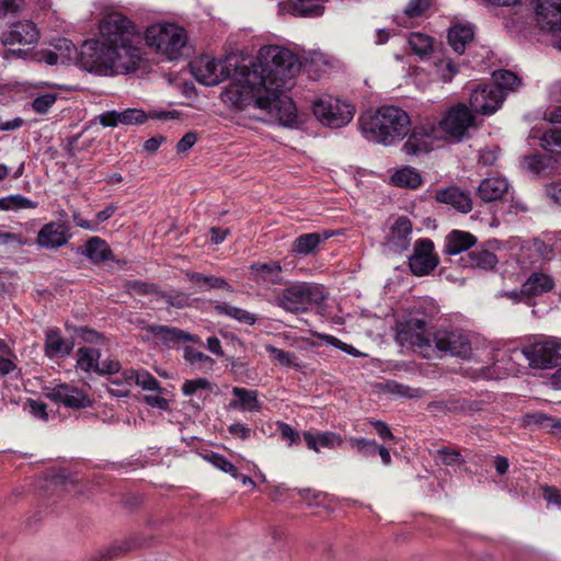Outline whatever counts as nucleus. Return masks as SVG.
I'll return each instance as SVG.
<instances>
[{
	"label": "nucleus",
	"instance_id": "obj_9",
	"mask_svg": "<svg viewBox=\"0 0 561 561\" xmlns=\"http://www.w3.org/2000/svg\"><path fill=\"white\" fill-rule=\"evenodd\" d=\"M522 354L531 368L552 369L560 367L553 374V382L561 388V340L553 336L536 337L522 347Z\"/></svg>",
	"mask_w": 561,
	"mask_h": 561
},
{
	"label": "nucleus",
	"instance_id": "obj_12",
	"mask_svg": "<svg viewBox=\"0 0 561 561\" xmlns=\"http://www.w3.org/2000/svg\"><path fill=\"white\" fill-rule=\"evenodd\" d=\"M191 72L201 84L214 87L230 77L231 65L227 60L203 55L191 62Z\"/></svg>",
	"mask_w": 561,
	"mask_h": 561
},
{
	"label": "nucleus",
	"instance_id": "obj_32",
	"mask_svg": "<svg viewBox=\"0 0 561 561\" xmlns=\"http://www.w3.org/2000/svg\"><path fill=\"white\" fill-rule=\"evenodd\" d=\"M134 369H121L119 373L108 379V392L117 398L127 397L133 386Z\"/></svg>",
	"mask_w": 561,
	"mask_h": 561
},
{
	"label": "nucleus",
	"instance_id": "obj_60",
	"mask_svg": "<svg viewBox=\"0 0 561 561\" xmlns=\"http://www.w3.org/2000/svg\"><path fill=\"white\" fill-rule=\"evenodd\" d=\"M128 289L135 295H151L157 294V289L153 285L148 283L135 282L128 285Z\"/></svg>",
	"mask_w": 561,
	"mask_h": 561
},
{
	"label": "nucleus",
	"instance_id": "obj_46",
	"mask_svg": "<svg viewBox=\"0 0 561 561\" xmlns=\"http://www.w3.org/2000/svg\"><path fill=\"white\" fill-rule=\"evenodd\" d=\"M133 383H136L144 390L161 392L159 381L147 370H135L133 376Z\"/></svg>",
	"mask_w": 561,
	"mask_h": 561
},
{
	"label": "nucleus",
	"instance_id": "obj_22",
	"mask_svg": "<svg viewBox=\"0 0 561 561\" xmlns=\"http://www.w3.org/2000/svg\"><path fill=\"white\" fill-rule=\"evenodd\" d=\"M474 28L471 23L456 22L448 31V43L453 50L459 55L465 53L466 46L472 42Z\"/></svg>",
	"mask_w": 561,
	"mask_h": 561
},
{
	"label": "nucleus",
	"instance_id": "obj_49",
	"mask_svg": "<svg viewBox=\"0 0 561 561\" xmlns=\"http://www.w3.org/2000/svg\"><path fill=\"white\" fill-rule=\"evenodd\" d=\"M348 442L351 447L364 457L375 456L377 453L378 445L375 440L364 437H351Z\"/></svg>",
	"mask_w": 561,
	"mask_h": 561
},
{
	"label": "nucleus",
	"instance_id": "obj_54",
	"mask_svg": "<svg viewBox=\"0 0 561 561\" xmlns=\"http://www.w3.org/2000/svg\"><path fill=\"white\" fill-rule=\"evenodd\" d=\"M321 339L325 343H328V344H330V345H332V346H334V347H336V348H339V350H341V351H343V352H345L347 354H351L353 356H359L360 355V353L354 346L342 342L341 340H339L337 337H335L333 335H322Z\"/></svg>",
	"mask_w": 561,
	"mask_h": 561
},
{
	"label": "nucleus",
	"instance_id": "obj_33",
	"mask_svg": "<svg viewBox=\"0 0 561 561\" xmlns=\"http://www.w3.org/2000/svg\"><path fill=\"white\" fill-rule=\"evenodd\" d=\"M553 280L548 274L533 273L523 284V293L527 296H539L553 288Z\"/></svg>",
	"mask_w": 561,
	"mask_h": 561
},
{
	"label": "nucleus",
	"instance_id": "obj_14",
	"mask_svg": "<svg viewBox=\"0 0 561 561\" xmlns=\"http://www.w3.org/2000/svg\"><path fill=\"white\" fill-rule=\"evenodd\" d=\"M438 264L434 253V243L430 239H419L414 243L413 253L409 259L411 272L416 276L428 275Z\"/></svg>",
	"mask_w": 561,
	"mask_h": 561
},
{
	"label": "nucleus",
	"instance_id": "obj_30",
	"mask_svg": "<svg viewBox=\"0 0 561 561\" xmlns=\"http://www.w3.org/2000/svg\"><path fill=\"white\" fill-rule=\"evenodd\" d=\"M462 266L466 268H478L489 271L495 267L497 263L496 255L488 250H474L461 259Z\"/></svg>",
	"mask_w": 561,
	"mask_h": 561
},
{
	"label": "nucleus",
	"instance_id": "obj_15",
	"mask_svg": "<svg viewBox=\"0 0 561 561\" xmlns=\"http://www.w3.org/2000/svg\"><path fill=\"white\" fill-rule=\"evenodd\" d=\"M72 238L70 226L65 221H49L37 232L36 244L46 250H57Z\"/></svg>",
	"mask_w": 561,
	"mask_h": 561
},
{
	"label": "nucleus",
	"instance_id": "obj_18",
	"mask_svg": "<svg viewBox=\"0 0 561 561\" xmlns=\"http://www.w3.org/2000/svg\"><path fill=\"white\" fill-rule=\"evenodd\" d=\"M536 16L541 30H557L561 26V0H537Z\"/></svg>",
	"mask_w": 561,
	"mask_h": 561
},
{
	"label": "nucleus",
	"instance_id": "obj_31",
	"mask_svg": "<svg viewBox=\"0 0 561 561\" xmlns=\"http://www.w3.org/2000/svg\"><path fill=\"white\" fill-rule=\"evenodd\" d=\"M81 253L94 263L112 259V251L108 244L100 237H91L85 242Z\"/></svg>",
	"mask_w": 561,
	"mask_h": 561
},
{
	"label": "nucleus",
	"instance_id": "obj_48",
	"mask_svg": "<svg viewBox=\"0 0 561 561\" xmlns=\"http://www.w3.org/2000/svg\"><path fill=\"white\" fill-rule=\"evenodd\" d=\"M204 458L215 468L226 473H229L233 478H238V470L236 466L222 455H219L217 453H210L205 455Z\"/></svg>",
	"mask_w": 561,
	"mask_h": 561
},
{
	"label": "nucleus",
	"instance_id": "obj_44",
	"mask_svg": "<svg viewBox=\"0 0 561 561\" xmlns=\"http://www.w3.org/2000/svg\"><path fill=\"white\" fill-rule=\"evenodd\" d=\"M265 350L280 366L294 368L301 367V365L298 363L297 356L294 353L283 351L273 345H265Z\"/></svg>",
	"mask_w": 561,
	"mask_h": 561
},
{
	"label": "nucleus",
	"instance_id": "obj_23",
	"mask_svg": "<svg viewBox=\"0 0 561 561\" xmlns=\"http://www.w3.org/2000/svg\"><path fill=\"white\" fill-rule=\"evenodd\" d=\"M45 354L49 358L68 356L72 348V341L62 337L59 329H50L46 332Z\"/></svg>",
	"mask_w": 561,
	"mask_h": 561
},
{
	"label": "nucleus",
	"instance_id": "obj_61",
	"mask_svg": "<svg viewBox=\"0 0 561 561\" xmlns=\"http://www.w3.org/2000/svg\"><path fill=\"white\" fill-rule=\"evenodd\" d=\"M144 401L151 408H157L162 411L169 409V401L160 394H147L144 397Z\"/></svg>",
	"mask_w": 561,
	"mask_h": 561
},
{
	"label": "nucleus",
	"instance_id": "obj_2",
	"mask_svg": "<svg viewBox=\"0 0 561 561\" xmlns=\"http://www.w3.org/2000/svg\"><path fill=\"white\" fill-rule=\"evenodd\" d=\"M138 27L121 12H111L99 24V37L84 41L78 51L68 39H59L55 51L61 65H76L92 75L115 77L139 69L144 58L138 44Z\"/></svg>",
	"mask_w": 561,
	"mask_h": 561
},
{
	"label": "nucleus",
	"instance_id": "obj_13",
	"mask_svg": "<svg viewBox=\"0 0 561 561\" xmlns=\"http://www.w3.org/2000/svg\"><path fill=\"white\" fill-rule=\"evenodd\" d=\"M504 102L503 93L494 84L480 83L471 89L470 111L481 115H493Z\"/></svg>",
	"mask_w": 561,
	"mask_h": 561
},
{
	"label": "nucleus",
	"instance_id": "obj_24",
	"mask_svg": "<svg viewBox=\"0 0 561 561\" xmlns=\"http://www.w3.org/2000/svg\"><path fill=\"white\" fill-rule=\"evenodd\" d=\"M234 399L230 401L229 409L241 412H260L262 404L257 398V391L241 387H233Z\"/></svg>",
	"mask_w": 561,
	"mask_h": 561
},
{
	"label": "nucleus",
	"instance_id": "obj_11",
	"mask_svg": "<svg viewBox=\"0 0 561 561\" xmlns=\"http://www.w3.org/2000/svg\"><path fill=\"white\" fill-rule=\"evenodd\" d=\"M312 112L322 125L329 128H342L352 122L355 106L347 101L323 94L312 101Z\"/></svg>",
	"mask_w": 561,
	"mask_h": 561
},
{
	"label": "nucleus",
	"instance_id": "obj_51",
	"mask_svg": "<svg viewBox=\"0 0 561 561\" xmlns=\"http://www.w3.org/2000/svg\"><path fill=\"white\" fill-rule=\"evenodd\" d=\"M11 350L9 345L0 339V373L5 375L15 369V364L11 358Z\"/></svg>",
	"mask_w": 561,
	"mask_h": 561
},
{
	"label": "nucleus",
	"instance_id": "obj_53",
	"mask_svg": "<svg viewBox=\"0 0 561 561\" xmlns=\"http://www.w3.org/2000/svg\"><path fill=\"white\" fill-rule=\"evenodd\" d=\"M210 388V382L206 378H196L191 380H185L182 385V392L184 396L190 397L195 394L199 390H205Z\"/></svg>",
	"mask_w": 561,
	"mask_h": 561
},
{
	"label": "nucleus",
	"instance_id": "obj_25",
	"mask_svg": "<svg viewBox=\"0 0 561 561\" xmlns=\"http://www.w3.org/2000/svg\"><path fill=\"white\" fill-rule=\"evenodd\" d=\"M332 236L333 233L328 230L301 234L295 239L293 243V252L298 255L312 254L323 241L328 240Z\"/></svg>",
	"mask_w": 561,
	"mask_h": 561
},
{
	"label": "nucleus",
	"instance_id": "obj_3",
	"mask_svg": "<svg viewBox=\"0 0 561 561\" xmlns=\"http://www.w3.org/2000/svg\"><path fill=\"white\" fill-rule=\"evenodd\" d=\"M477 337L461 330H438L433 334V354L426 359L451 356L469 359L472 363L468 369L472 371L474 379H501L514 371L513 366L504 364V355L499 358V353L486 345L474 346Z\"/></svg>",
	"mask_w": 561,
	"mask_h": 561
},
{
	"label": "nucleus",
	"instance_id": "obj_47",
	"mask_svg": "<svg viewBox=\"0 0 561 561\" xmlns=\"http://www.w3.org/2000/svg\"><path fill=\"white\" fill-rule=\"evenodd\" d=\"M158 333L165 342H193L196 343L198 339L185 331L176 328L160 327Z\"/></svg>",
	"mask_w": 561,
	"mask_h": 561
},
{
	"label": "nucleus",
	"instance_id": "obj_35",
	"mask_svg": "<svg viewBox=\"0 0 561 561\" xmlns=\"http://www.w3.org/2000/svg\"><path fill=\"white\" fill-rule=\"evenodd\" d=\"M407 42L411 51L421 59L430 56L434 48V39L431 36L419 32L411 33Z\"/></svg>",
	"mask_w": 561,
	"mask_h": 561
},
{
	"label": "nucleus",
	"instance_id": "obj_57",
	"mask_svg": "<svg viewBox=\"0 0 561 561\" xmlns=\"http://www.w3.org/2000/svg\"><path fill=\"white\" fill-rule=\"evenodd\" d=\"M25 7L24 0H1L0 12L2 15L15 14L21 12Z\"/></svg>",
	"mask_w": 561,
	"mask_h": 561
},
{
	"label": "nucleus",
	"instance_id": "obj_17",
	"mask_svg": "<svg viewBox=\"0 0 561 561\" xmlns=\"http://www.w3.org/2000/svg\"><path fill=\"white\" fill-rule=\"evenodd\" d=\"M559 236L546 234L545 239H534L530 243L523 248V255L529 259V264L550 261L554 255V249L559 250Z\"/></svg>",
	"mask_w": 561,
	"mask_h": 561
},
{
	"label": "nucleus",
	"instance_id": "obj_62",
	"mask_svg": "<svg viewBox=\"0 0 561 561\" xmlns=\"http://www.w3.org/2000/svg\"><path fill=\"white\" fill-rule=\"evenodd\" d=\"M543 499L549 504H554L561 506V490L553 486H543L542 488Z\"/></svg>",
	"mask_w": 561,
	"mask_h": 561
},
{
	"label": "nucleus",
	"instance_id": "obj_38",
	"mask_svg": "<svg viewBox=\"0 0 561 561\" xmlns=\"http://www.w3.org/2000/svg\"><path fill=\"white\" fill-rule=\"evenodd\" d=\"M505 96L507 92L516 90L520 84V79L512 71L497 70L492 75V82Z\"/></svg>",
	"mask_w": 561,
	"mask_h": 561
},
{
	"label": "nucleus",
	"instance_id": "obj_64",
	"mask_svg": "<svg viewBox=\"0 0 561 561\" xmlns=\"http://www.w3.org/2000/svg\"><path fill=\"white\" fill-rule=\"evenodd\" d=\"M547 196L557 205H561V182H552L546 187Z\"/></svg>",
	"mask_w": 561,
	"mask_h": 561
},
{
	"label": "nucleus",
	"instance_id": "obj_41",
	"mask_svg": "<svg viewBox=\"0 0 561 561\" xmlns=\"http://www.w3.org/2000/svg\"><path fill=\"white\" fill-rule=\"evenodd\" d=\"M37 207V203L21 195L12 194L0 198V209L4 211L9 210H21V209H34Z\"/></svg>",
	"mask_w": 561,
	"mask_h": 561
},
{
	"label": "nucleus",
	"instance_id": "obj_43",
	"mask_svg": "<svg viewBox=\"0 0 561 561\" xmlns=\"http://www.w3.org/2000/svg\"><path fill=\"white\" fill-rule=\"evenodd\" d=\"M184 359L196 370L204 373L213 370L215 365V362L211 357L193 348H185Z\"/></svg>",
	"mask_w": 561,
	"mask_h": 561
},
{
	"label": "nucleus",
	"instance_id": "obj_16",
	"mask_svg": "<svg viewBox=\"0 0 561 561\" xmlns=\"http://www.w3.org/2000/svg\"><path fill=\"white\" fill-rule=\"evenodd\" d=\"M46 394L53 401L71 409H83L91 404L87 392L73 383H57L47 388Z\"/></svg>",
	"mask_w": 561,
	"mask_h": 561
},
{
	"label": "nucleus",
	"instance_id": "obj_5",
	"mask_svg": "<svg viewBox=\"0 0 561 561\" xmlns=\"http://www.w3.org/2000/svg\"><path fill=\"white\" fill-rule=\"evenodd\" d=\"M411 119L400 107L383 105L375 112H366L359 117L363 136L373 142L391 146L408 134Z\"/></svg>",
	"mask_w": 561,
	"mask_h": 561
},
{
	"label": "nucleus",
	"instance_id": "obj_10",
	"mask_svg": "<svg viewBox=\"0 0 561 561\" xmlns=\"http://www.w3.org/2000/svg\"><path fill=\"white\" fill-rule=\"evenodd\" d=\"M325 297L323 288L316 284L295 283L284 288L275 297L274 304L287 312L299 313L322 304Z\"/></svg>",
	"mask_w": 561,
	"mask_h": 561
},
{
	"label": "nucleus",
	"instance_id": "obj_8",
	"mask_svg": "<svg viewBox=\"0 0 561 561\" xmlns=\"http://www.w3.org/2000/svg\"><path fill=\"white\" fill-rule=\"evenodd\" d=\"M431 317L423 313L420 309L409 312L405 317L397 321L396 340L404 346L413 347L422 357L431 356L432 333L428 330Z\"/></svg>",
	"mask_w": 561,
	"mask_h": 561
},
{
	"label": "nucleus",
	"instance_id": "obj_59",
	"mask_svg": "<svg viewBox=\"0 0 561 561\" xmlns=\"http://www.w3.org/2000/svg\"><path fill=\"white\" fill-rule=\"evenodd\" d=\"M118 111H107L99 115L98 119L103 127H116L119 124Z\"/></svg>",
	"mask_w": 561,
	"mask_h": 561
},
{
	"label": "nucleus",
	"instance_id": "obj_7",
	"mask_svg": "<svg viewBox=\"0 0 561 561\" xmlns=\"http://www.w3.org/2000/svg\"><path fill=\"white\" fill-rule=\"evenodd\" d=\"M41 38L37 25L30 20L10 24L0 34L4 60L27 59Z\"/></svg>",
	"mask_w": 561,
	"mask_h": 561
},
{
	"label": "nucleus",
	"instance_id": "obj_34",
	"mask_svg": "<svg viewBox=\"0 0 561 561\" xmlns=\"http://www.w3.org/2000/svg\"><path fill=\"white\" fill-rule=\"evenodd\" d=\"M252 272L259 279L271 284H278L282 280V266L276 261H270L266 263H253L251 265Z\"/></svg>",
	"mask_w": 561,
	"mask_h": 561
},
{
	"label": "nucleus",
	"instance_id": "obj_20",
	"mask_svg": "<svg viewBox=\"0 0 561 561\" xmlns=\"http://www.w3.org/2000/svg\"><path fill=\"white\" fill-rule=\"evenodd\" d=\"M510 184L503 176L486 178L479 184L477 195L485 203L501 199L508 191Z\"/></svg>",
	"mask_w": 561,
	"mask_h": 561
},
{
	"label": "nucleus",
	"instance_id": "obj_63",
	"mask_svg": "<svg viewBox=\"0 0 561 561\" xmlns=\"http://www.w3.org/2000/svg\"><path fill=\"white\" fill-rule=\"evenodd\" d=\"M197 141V135L194 131L186 133L178 142L176 149L179 152L190 150Z\"/></svg>",
	"mask_w": 561,
	"mask_h": 561
},
{
	"label": "nucleus",
	"instance_id": "obj_37",
	"mask_svg": "<svg viewBox=\"0 0 561 561\" xmlns=\"http://www.w3.org/2000/svg\"><path fill=\"white\" fill-rule=\"evenodd\" d=\"M325 1L327 0H290V3L295 14L314 18L324 12Z\"/></svg>",
	"mask_w": 561,
	"mask_h": 561
},
{
	"label": "nucleus",
	"instance_id": "obj_29",
	"mask_svg": "<svg viewBox=\"0 0 561 561\" xmlns=\"http://www.w3.org/2000/svg\"><path fill=\"white\" fill-rule=\"evenodd\" d=\"M390 180L393 185L409 190H416L423 183L421 173L411 165H403L396 169Z\"/></svg>",
	"mask_w": 561,
	"mask_h": 561
},
{
	"label": "nucleus",
	"instance_id": "obj_21",
	"mask_svg": "<svg viewBox=\"0 0 561 561\" xmlns=\"http://www.w3.org/2000/svg\"><path fill=\"white\" fill-rule=\"evenodd\" d=\"M412 222L407 217H399L390 228L388 245L396 251H404L410 245Z\"/></svg>",
	"mask_w": 561,
	"mask_h": 561
},
{
	"label": "nucleus",
	"instance_id": "obj_55",
	"mask_svg": "<svg viewBox=\"0 0 561 561\" xmlns=\"http://www.w3.org/2000/svg\"><path fill=\"white\" fill-rule=\"evenodd\" d=\"M122 369L121 363L116 359H104L100 362L96 374L110 375L111 377L117 375Z\"/></svg>",
	"mask_w": 561,
	"mask_h": 561
},
{
	"label": "nucleus",
	"instance_id": "obj_52",
	"mask_svg": "<svg viewBox=\"0 0 561 561\" xmlns=\"http://www.w3.org/2000/svg\"><path fill=\"white\" fill-rule=\"evenodd\" d=\"M433 0H410L405 7L403 14L408 19L420 16L425 10L430 8Z\"/></svg>",
	"mask_w": 561,
	"mask_h": 561
},
{
	"label": "nucleus",
	"instance_id": "obj_50",
	"mask_svg": "<svg viewBox=\"0 0 561 561\" xmlns=\"http://www.w3.org/2000/svg\"><path fill=\"white\" fill-rule=\"evenodd\" d=\"M57 100L56 93H45L34 99L32 108L37 114H46Z\"/></svg>",
	"mask_w": 561,
	"mask_h": 561
},
{
	"label": "nucleus",
	"instance_id": "obj_39",
	"mask_svg": "<svg viewBox=\"0 0 561 561\" xmlns=\"http://www.w3.org/2000/svg\"><path fill=\"white\" fill-rule=\"evenodd\" d=\"M215 309L219 314H225L231 319L249 325H253L257 320L254 313H250L244 309L231 306L229 304H218L216 305Z\"/></svg>",
	"mask_w": 561,
	"mask_h": 561
},
{
	"label": "nucleus",
	"instance_id": "obj_56",
	"mask_svg": "<svg viewBox=\"0 0 561 561\" xmlns=\"http://www.w3.org/2000/svg\"><path fill=\"white\" fill-rule=\"evenodd\" d=\"M30 413L42 421L48 420L47 405L39 400H30L27 402Z\"/></svg>",
	"mask_w": 561,
	"mask_h": 561
},
{
	"label": "nucleus",
	"instance_id": "obj_27",
	"mask_svg": "<svg viewBox=\"0 0 561 561\" xmlns=\"http://www.w3.org/2000/svg\"><path fill=\"white\" fill-rule=\"evenodd\" d=\"M477 242V238L461 230H453L445 239V252L449 255H457L469 250Z\"/></svg>",
	"mask_w": 561,
	"mask_h": 561
},
{
	"label": "nucleus",
	"instance_id": "obj_45",
	"mask_svg": "<svg viewBox=\"0 0 561 561\" xmlns=\"http://www.w3.org/2000/svg\"><path fill=\"white\" fill-rule=\"evenodd\" d=\"M533 138H538L535 131L531 133ZM540 139V146L550 152L561 154V130L551 129L545 133Z\"/></svg>",
	"mask_w": 561,
	"mask_h": 561
},
{
	"label": "nucleus",
	"instance_id": "obj_19",
	"mask_svg": "<svg viewBox=\"0 0 561 561\" xmlns=\"http://www.w3.org/2000/svg\"><path fill=\"white\" fill-rule=\"evenodd\" d=\"M435 198L437 202L450 205L453 208L463 214L472 209L470 195L455 186L437 191Z\"/></svg>",
	"mask_w": 561,
	"mask_h": 561
},
{
	"label": "nucleus",
	"instance_id": "obj_36",
	"mask_svg": "<svg viewBox=\"0 0 561 561\" xmlns=\"http://www.w3.org/2000/svg\"><path fill=\"white\" fill-rule=\"evenodd\" d=\"M101 353L94 347H80L77 351V367L85 373H96Z\"/></svg>",
	"mask_w": 561,
	"mask_h": 561
},
{
	"label": "nucleus",
	"instance_id": "obj_28",
	"mask_svg": "<svg viewBox=\"0 0 561 561\" xmlns=\"http://www.w3.org/2000/svg\"><path fill=\"white\" fill-rule=\"evenodd\" d=\"M118 118L121 125H140L144 124L148 118L169 119L174 117L173 112H151L147 114L140 108H126L118 112Z\"/></svg>",
	"mask_w": 561,
	"mask_h": 561
},
{
	"label": "nucleus",
	"instance_id": "obj_40",
	"mask_svg": "<svg viewBox=\"0 0 561 561\" xmlns=\"http://www.w3.org/2000/svg\"><path fill=\"white\" fill-rule=\"evenodd\" d=\"M188 279L197 285L198 287L208 290L211 288H221L226 290H231V286L227 283L226 279L216 277L213 275L206 276L201 273H187Z\"/></svg>",
	"mask_w": 561,
	"mask_h": 561
},
{
	"label": "nucleus",
	"instance_id": "obj_4",
	"mask_svg": "<svg viewBox=\"0 0 561 561\" xmlns=\"http://www.w3.org/2000/svg\"><path fill=\"white\" fill-rule=\"evenodd\" d=\"M474 124V116L467 105L459 103L447 110L439 121L426 119L415 125L402 150L408 156H421L438 148L443 142H460Z\"/></svg>",
	"mask_w": 561,
	"mask_h": 561
},
{
	"label": "nucleus",
	"instance_id": "obj_58",
	"mask_svg": "<svg viewBox=\"0 0 561 561\" xmlns=\"http://www.w3.org/2000/svg\"><path fill=\"white\" fill-rule=\"evenodd\" d=\"M279 432L283 439L288 442V446H294L299 444L300 436L299 433L296 432L290 425L286 423L279 424Z\"/></svg>",
	"mask_w": 561,
	"mask_h": 561
},
{
	"label": "nucleus",
	"instance_id": "obj_1",
	"mask_svg": "<svg viewBox=\"0 0 561 561\" xmlns=\"http://www.w3.org/2000/svg\"><path fill=\"white\" fill-rule=\"evenodd\" d=\"M301 62L288 48L264 45L251 65H239L221 88L220 101L231 111L289 128H297V107L286 92L296 84Z\"/></svg>",
	"mask_w": 561,
	"mask_h": 561
},
{
	"label": "nucleus",
	"instance_id": "obj_42",
	"mask_svg": "<svg viewBox=\"0 0 561 561\" xmlns=\"http://www.w3.org/2000/svg\"><path fill=\"white\" fill-rule=\"evenodd\" d=\"M434 72L440 81L449 82L458 72V66L450 57L440 56L434 61Z\"/></svg>",
	"mask_w": 561,
	"mask_h": 561
},
{
	"label": "nucleus",
	"instance_id": "obj_6",
	"mask_svg": "<svg viewBox=\"0 0 561 561\" xmlns=\"http://www.w3.org/2000/svg\"><path fill=\"white\" fill-rule=\"evenodd\" d=\"M144 41L153 53L168 60H178L186 47L187 32L178 23L157 21L145 28Z\"/></svg>",
	"mask_w": 561,
	"mask_h": 561
},
{
	"label": "nucleus",
	"instance_id": "obj_26",
	"mask_svg": "<svg viewBox=\"0 0 561 561\" xmlns=\"http://www.w3.org/2000/svg\"><path fill=\"white\" fill-rule=\"evenodd\" d=\"M304 439L309 449L319 453L321 448L334 449L342 445V437L334 432H305Z\"/></svg>",
	"mask_w": 561,
	"mask_h": 561
}]
</instances>
